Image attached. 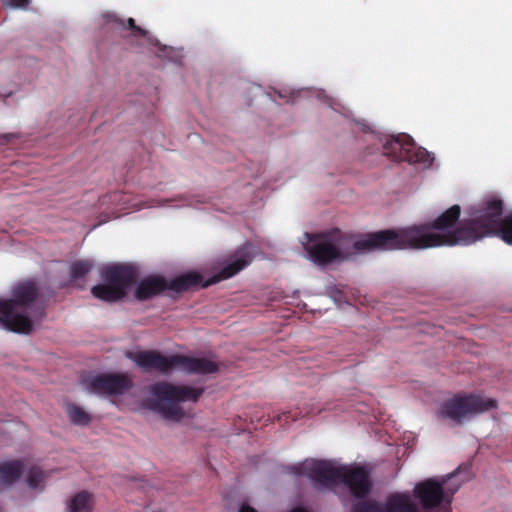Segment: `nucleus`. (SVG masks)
Returning a JSON list of instances; mask_svg holds the SVG:
<instances>
[{"mask_svg": "<svg viewBox=\"0 0 512 512\" xmlns=\"http://www.w3.org/2000/svg\"><path fill=\"white\" fill-rule=\"evenodd\" d=\"M253 247L244 245L237 250L229 259L227 265L214 276L212 282H218L234 276L236 273L245 268L252 261Z\"/></svg>", "mask_w": 512, "mask_h": 512, "instance_id": "f8f14e48", "label": "nucleus"}, {"mask_svg": "<svg viewBox=\"0 0 512 512\" xmlns=\"http://www.w3.org/2000/svg\"><path fill=\"white\" fill-rule=\"evenodd\" d=\"M18 139L16 133H5L0 135V145L10 144Z\"/></svg>", "mask_w": 512, "mask_h": 512, "instance_id": "b1692460", "label": "nucleus"}, {"mask_svg": "<svg viewBox=\"0 0 512 512\" xmlns=\"http://www.w3.org/2000/svg\"><path fill=\"white\" fill-rule=\"evenodd\" d=\"M148 41L155 46H159L158 52H159V56H161V57L167 58V59L177 62V63H179L182 60V58L184 57L183 49L160 45L158 43L157 39H155L153 37H149Z\"/></svg>", "mask_w": 512, "mask_h": 512, "instance_id": "dca6fc26", "label": "nucleus"}, {"mask_svg": "<svg viewBox=\"0 0 512 512\" xmlns=\"http://www.w3.org/2000/svg\"><path fill=\"white\" fill-rule=\"evenodd\" d=\"M199 281H200V276L197 273L190 272V273L184 274L181 277H179L175 281L174 287L177 290H185L192 285L198 284Z\"/></svg>", "mask_w": 512, "mask_h": 512, "instance_id": "6ab92c4d", "label": "nucleus"}, {"mask_svg": "<svg viewBox=\"0 0 512 512\" xmlns=\"http://www.w3.org/2000/svg\"><path fill=\"white\" fill-rule=\"evenodd\" d=\"M239 512H257V511L248 505H242Z\"/></svg>", "mask_w": 512, "mask_h": 512, "instance_id": "bb28decb", "label": "nucleus"}, {"mask_svg": "<svg viewBox=\"0 0 512 512\" xmlns=\"http://www.w3.org/2000/svg\"><path fill=\"white\" fill-rule=\"evenodd\" d=\"M5 7L26 9L31 0H2Z\"/></svg>", "mask_w": 512, "mask_h": 512, "instance_id": "4be33fe9", "label": "nucleus"}, {"mask_svg": "<svg viewBox=\"0 0 512 512\" xmlns=\"http://www.w3.org/2000/svg\"><path fill=\"white\" fill-rule=\"evenodd\" d=\"M100 276L103 283L92 287L91 292L96 298L108 302L123 298L135 280L134 270L120 264L103 267L100 270Z\"/></svg>", "mask_w": 512, "mask_h": 512, "instance_id": "423d86ee", "label": "nucleus"}, {"mask_svg": "<svg viewBox=\"0 0 512 512\" xmlns=\"http://www.w3.org/2000/svg\"><path fill=\"white\" fill-rule=\"evenodd\" d=\"M452 476H443L440 480L426 479L415 485L414 496L419 500L423 512H450L452 495L459 489L460 484L454 488H444Z\"/></svg>", "mask_w": 512, "mask_h": 512, "instance_id": "0eeeda50", "label": "nucleus"}, {"mask_svg": "<svg viewBox=\"0 0 512 512\" xmlns=\"http://www.w3.org/2000/svg\"><path fill=\"white\" fill-rule=\"evenodd\" d=\"M44 480L45 474L39 469L34 468L30 470L26 479V483L29 488L38 490L43 488Z\"/></svg>", "mask_w": 512, "mask_h": 512, "instance_id": "aec40b11", "label": "nucleus"}, {"mask_svg": "<svg viewBox=\"0 0 512 512\" xmlns=\"http://www.w3.org/2000/svg\"><path fill=\"white\" fill-rule=\"evenodd\" d=\"M24 471L20 461H8L0 464V494L18 481Z\"/></svg>", "mask_w": 512, "mask_h": 512, "instance_id": "ddd939ff", "label": "nucleus"}, {"mask_svg": "<svg viewBox=\"0 0 512 512\" xmlns=\"http://www.w3.org/2000/svg\"><path fill=\"white\" fill-rule=\"evenodd\" d=\"M94 263L91 260H79L70 266V275L74 279H78L86 275L93 268Z\"/></svg>", "mask_w": 512, "mask_h": 512, "instance_id": "a211bd4d", "label": "nucleus"}, {"mask_svg": "<svg viewBox=\"0 0 512 512\" xmlns=\"http://www.w3.org/2000/svg\"><path fill=\"white\" fill-rule=\"evenodd\" d=\"M11 298H0V324L7 330L27 334L42 317L33 312L30 304L37 297V289L32 281L16 284L11 291Z\"/></svg>", "mask_w": 512, "mask_h": 512, "instance_id": "7ed1b4c3", "label": "nucleus"}, {"mask_svg": "<svg viewBox=\"0 0 512 512\" xmlns=\"http://www.w3.org/2000/svg\"><path fill=\"white\" fill-rule=\"evenodd\" d=\"M103 17L106 19L107 22L109 21H119L116 16L112 13H106L103 15Z\"/></svg>", "mask_w": 512, "mask_h": 512, "instance_id": "a878e982", "label": "nucleus"}, {"mask_svg": "<svg viewBox=\"0 0 512 512\" xmlns=\"http://www.w3.org/2000/svg\"><path fill=\"white\" fill-rule=\"evenodd\" d=\"M289 512H308V511L305 510L304 508L296 507V508H293L292 510H290Z\"/></svg>", "mask_w": 512, "mask_h": 512, "instance_id": "cd10ccee", "label": "nucleus"}, {"mask_svg": "<svg viewBox=\"0 0 512 512\" xmlns=\"http://www.w3.org/2000/svg\"><path fill=\"white\" fill-rule=\"evenodd\" d=\"M460 207L454 205L434 222L413 225L400 231L385 230L356 238L338 230L304 234L301 243L309 258L318 264L348 260L375 249H428L439 246L469 245L483 237L498 235L512 245V212L501 219L502 202L489 200L471 211L459 224Z\"/></svg>", "mask_w": 512, "mask_h": 512, "instance_id": "f257e3e1", "label": "nucleus"}, {"mask_svg": "<svg viewBox=\"0 0 512 512\" xmlns=\"http://www.w3.org/2000/svg\"><path fill=\"white\" fill-rule=\"evenodd\" d=\"M94 507L93 496L88 492L76 494L68 503V512H91Z\"/></svg>", "mask_w": 512, "mask_h": 512, "instance_id": "2eb2a0df", "label": "nucleus"}, {"mask_svg": "<svg viewBox=\"0 0 512 512\" xmlns=\"http://www.w3.org/2000/svg\"><path fill=\"white\" fill-rule=\"evenodd\" d=\"M165 282L162 278L153 276L143 279L135 290V297L139 300L148 299L165 288Z\"/></svg>", "mask_w": 512, "mask_h": 512, "instance_id": "4468645a", "label": "nucleus"}, {"mask_svg": "<svg viewBox=\"0 0 512 512\" xmlns=\"http://www.w3.org/2000/svg\"><path fill=\"white\" fill-rule=\"evenodd\" d=\"M316 97L318 99H324L326 103L335 111L340 112V110L343 108L342 105L339 103L338 100H336L333 97H330L325 94L324 91L318 90L316 91Z\"/></svg>", "mask_w": 512, "mask_h": 512, "instance_id": "412c9836", "label": "nucleus"}, {"mask_svg": "<svg viewBox=\"0 0 512 512\" xmlns=\"http://www.w3.org/2000/svg\"><path fill=\"white\" fill-rule=\"evenodd\" d=\"M127 25L130 29L133 30L134 34L135 35H140V36H145L147 38L151 37L150 35H148V32L145 31L144 29H142L141 27H138L135 25V22H134V19L132 18H128L127 19Z\"/></svg>", "mask_w": 512, "mask_h": 512, "instance_id": "5701e85b", "label": "nucleus"}, {"mask_svg": "<svg viewBox=\"0 0 512 512\" xmlns=\"http://www.w3.org/2000/svg\"><path fill=\"white\" fill-rule=\"evenodd\" d=\"M495 406L496 402L493 399L469 396L448 401L441 408L440 414L443 417L460 421L478 413L490 410Z\"/></svg>", "mask_w": 512, "mask_h": 512, "instance_id": "6e6552de", "label": "nucleus"}, {"mask_svg": "<svg viewBox=\"0 0 512 512\" xmlns=\"http://www.w3.org/2000/svg\"><path fill=\"white\" fill-rule=\"evenodd\" d=\"M387 153H395L400 150L399 155H395L397 159H405L413 164H420L423 168L431 167L434 156L426 149L416 146L411 136L400 134L393 137L384 146Z\"/></svg>", "mask_w": 512, "mask_h": 512, "instance_id": "1a4fd4ad", "label": "nucleus"}, {"mask_svg": "<svg viewBox=\"0 0 512 512\" xmlns=\"http://www.w3.org/2000/svg\"><path fill=\"white\" fill-rule=\"evenodd\" d=\"M148 392L147 407L158 412L167 421L178 422L185 417V412L179 403L196 401L203 391L189 386L157 383L150 386Z\"/></svg>", "mask_w": 512, "mask_h": 512, "instance_id": "39448f33", "label": "nucleus"}, {"mask_svg": "<svg viewBox=\"0 0 512 512\" xmlns=\"http://www.w3.org/2000/svg\"><path fill=\"white\" fill-rule=\"evenodd\" d=\"M65 409L72 423L76 425H86L90 422L89 414L82 408L70 403L66 405Z\"/></svg>", "mask_w": 512, "mask_h": 512, "instance_id": "f3484780", "label": "nucleus"}, {"mask_svg": "<svg viewBox=\"0 0 512 512\" xmlns=\"http://www.w3.org/2000/svg\"><path fill=\"white\" fill-rule=\"evenodd\" d=\"M358 125H359L362 129H368V128H369L368 124H367L365 121L358 122Z\"/></svg>", "mask_w": 512, "mask_h": 512, "instance_id": "c85d7f7f", "label": "nucleus"}, {"mask_svg": "<svg viewBox=\"0 0 512 512\" xmlns=\"http://www.w3.org/2000/svg\"><path fill=\"white\" fill-rule=\"evenodd\" d=\"M355 512H420V510L410 494L393 493L382 504L372 502L358 504Z\"/></svg>", "mask_w": 512, "mask_h": 512, "instance_id": "9d476101", "label": "nucleus"}, {"mask_svg": "<svg viewBox=\"0 0 512 512\" xmlns=\"http://www.w3.org/2000/svg\"><path fill=\"white\" fill-rule=\"evenodd\" d=\"M302 91H303V90H297V91H296V90H293V91L289 92V94H288L286 90H281V91H279V92H278V96H279L280 98H283V99H286V98H288V97H289V98H291L292 100H294L295 95H296V94H300Z\"/></svg>", "mask_w": 512, "mask_h": 512, "instance_id": "393cba45", "label": "nucleus"}, {"mask_svg": "<svg viewBox=\"0 0 512 512\" xmlns=\"http://www.w3.org/2000/svg\"><path fill=\"white\" fill-rule=\"evenodd\" d=\"M300 472L309 477L318 488L332 487L343 482L357 498L367 495L371 488L369 472L359 465H341L309 459L300 465Z\"/></svg>", "mask_w": 512, "mask_h": 512, "instance_id": "f03ea898", "label": "nucleus"}, {"mask_svg": "<svg viewBox=\"0 0 512 512\" xmlns=\"http://www.w3.org/2000/svg\"><path fill=\"white\" fill-rule=\"evenodd\" d=\"M125 356L144 370H158L168 373L181 370L186 373L209 374L218 371L216 361L207 357L163 355L156 351H127Z\"/></svg>", "mask_w": 512, "mask_h": 512, "instance_id": "20e7f679", "label": "nucleus"}, {"mask_svg": "<svg viewBox=\"0 0 512 512\" xmlns=\"http://www.w3.org/2000/svg\"><path fill=\"white\" fill-rule=\"evenodd\" d=\"M84 384L92 392L123 394L132 387V380L127 374L106 373L91 376Z\"/></svg>", "mask_w": 512, "mask_h": 512, "instance_id": "9b49d317", "label": "nucleus"}]
</instances>
